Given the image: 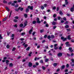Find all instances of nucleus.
Instances as JSON below:
<instances>
[{
    "label": "nucleus",
    "mask_w": 74,
    "mask_h": 74,
    "mask_svg": "<svg viewBox=\"0 0 74 74\" xmlns=\"http://www.w3.org/2000/svg\"><path fill=\"white\" fill-rule=\"evenodd\" d=\"M32 23H33V24H35V23H36V21H34L32 22Z\"/></svg>",
    "instance_id": "nucleus-42"
},
{
    "label": "nucleus",
    "mask_w": 74,
    "mask_h": 74,
    "mask_svg": "<svg viewBox=\"0 0 74 74\" xmlns=\"http://www.w3.org/2000/svg\"><path fill=\"white\" fill-rule=\"evenodd\" d=\"M7 58L6 57H4L3 58V59L4 60H6V59H7Z\"/></svg>",
    "instance_id": "nucleus-53"
},
{
    "label": "nucleus",
    "mask_w": 74,
    "mask_h": 74,
    "mask_svg": "<svg viewBox=\"0 0 74 74\" xmlns=\"http://www.w3.org/2000/svg\"><path fill=\"white\" fill-rule=\"evenodd\" d=\"M33 28L29 31V34H32V32H33Z\"/></svg>",
    "instance_id": "nucleus-7"
},
{
    "label": "nucleus",
    "mask_w": 74,
    "mask_h": 74,
    "mask_svg": "<svg viewBox=\"0 0 74 74\" xmlns=\"http://www.w3.org/2000/svg\"><path fill=\"white\" fill-rule=\"evenodd\" d=\"M15 49H16V48H15V47H13L12 49V51H15Z\"/></svg>",
    "instance_id": "nucleus-27"
},
{
    "label": "nucleus",
    "mask_w": 74,
    "mask_h": 74,
    "mask_svg": "<svg viewBox=\"0 0 74 74\" xmlns=\"http://www.w3.org/2000/svg\"><path fill=\"white\" fill-rule=\"evenodd\" d=\"M18 7V4H17L15 6V7L16 8H17Z\"/></svg>",
    "instance_id": "nucleus-48"
},
{
    "label": "nucleus",
    "mask_w": 74,
    "mask_h": 74,
    "mask_svg": "<svg viewBox=\"0 0 74 74\" xmlns=\"http://www.w3.org/2000/svg\"><path fill=\"white\" fill-rule=\"evenodd\" d=\"M48 60H49V59L46 58L45 59V62H48Z\"/></svg>",
    "instance_id": "nucleus-20"
},
{
    "label": "nucleus",
    "mask_w": 74,
    "mask_h": 74,
    "mask_svg": "<svg viewBox=\"0 0 74 74\" xmlns=\"http://www.w3.org/2000/svg\"><path fill=\"white\" fill-rule=\"evenodd\" d=\"M65 44H66V47H69L70 46V45H69V42H66L65 43Z\"/></svg>",
    "instance_id": "nucleus-11"
},
{
    "label": "nucleus",
    "mask_w": 74,
    "mask_h": 74,
    "mask_svg": "<svg viewBox=\"0 0 74 74\" xmlns=\"http://www.w3.org/2000/svg\"><path fill=\"white\" fill-rule=\"evenodd\" d=\"M5 8L7 11H10V10L9 9L8 7H6Z\"/></svg>",
    "instance_id": "nucleus-18"
},
{
    "label": "nucleus",
    "mask_w": 74,
    "mask_h": 74,
    "mask_svg": "<svg viewBox=\"0 0 74 74\" xmlns=\"http://www.w3.org/2000/svg\"><path fill=\"white\" fill-rule=\"evenodd\" d=\"M59 14L60 15H63V13L62 12V11H60V12H59Z\"/></svg>",
    "instance_id": "nucleus-21"
},
{
    "label": "nucleus",
    "mask_w": 74,
    "mask_h": 74,
    "mask_svg": "<svg viewBox=\"0 0 74 74\" xmlns=\"http://www.w3.org/2000/svg\"><path fill=\"white\" fill-rule=\"evenodd\" d=\"M14 3H17V1H14Z\"/></svg>",
    "instance_id": "nucleus-63"
},
{
    "label": "nucleus",
    "mask_w": 74,
    "mask_h": 74,
    "mask_svg": "<svg viewBox=\"0 0 74 74\" xmlns=\"http://www.w3.org/2000/svg\"><path fill=\"white\" fill-rule=\"evenodd\" d=\"M56 26H54L53 27V29H56Z\"/></svg>",
    "instance_id": "nucleus-55"
},
{
    "label": "nucleus",
    "mask_w": 74,
    "mask_h": 74,
    "mask_svg": "<svg viewBox=\"0 0 74 74\" xmlns=\"http://www.w3.org/2000/svg\"><path fill=\"white\" fill-rule=\"evenodd\" d=\"M71 37V36H70V35L68 36L67 37V39L68 40H71V37Z\"/></svg>",
    "instance_id": "nucleus-10"
},
{
    "label": "nucleus",
    "mask_w": 74,
    "mask_h": 74,
    "mask_svg": "<svg viewBox=\"0 0 74 74\" xmlns=\"http://www.w3.org/2000/svg\"><path fill=\"white\" fill-rule=\"evenodd\" d=\"M40 63H43V61H42V60H40Z\"/></svg>",
    "instance_id": "nucleus-44"
},
{
    "label": "nucleus",
    "mask_w": 74,
    "mask_h": 74,
    "mask_svg": "<svg viewBox=\"0 0 74 74\" xmlns=\"http://www.w3.org/2000/svg\"><path fill=\"white\" fill-rule=\"evenodd\" d=\"M65 67V66L64 65H62V69H64Z\"/></svg>",
    "instance_id": "nucleus-45"
},
{
    "label": "nucleus",
    "mask_w": 74,
    "mask_h": 74,
    "mask_svg": "<svg viewBox=\"0 0 74 74\" xmlns=\"http://www.w3.org/2000/svg\"><path fill=\"white\" fill-rule=\"evenodd\" d=\"M61 39L63 41H66V40H67V38H64L63 37H61Z\"/></svg>",
    "instance_id": "nucleus-3"
},
{
    "label": "nucleus",
    "mask_w": 74,
    "mask_h": 74,
    "mask_svg": "<svg viewBox=\"0 0 74 74\" xmlns=\"http://www.w3.org/2000/svg\"><path fill=\"white\" fill-rule=\"evenodd\" d=\"M7 17L4 18L3 19V21H6V20H7Z\"/></svg>",
    "instance_id": "nucleus-17"
},
{
    "label": "nucleus",
    "mask_w": 74,
    "mask_h": 74,
    "mask_svg": "<svg viewBox=\"0 0 74 74\" xmlns=\"http://www.w3.org/2000/svg\"><path fill=\"white\" fill-rule=\"evenodd\" d=\"M27 21H25L24 23V25L23 26V27H25V26H26L27 25Z\"/></svg>",
    "instance_id": "nucleus-5"
},
{
    "label": "nucleus",
    "mask_w": 74,
    "mask_h": 74,
    "mask_svg": "<svg viewBox=\"0 0 74 74\" xmlns=\"http://www.w3.org/2000/svg\"><path fill=\"white\" fill-rule=\"evenodd\" d=\"M19 8L18 9H17V8H16L15 9V11H19Z\"/></svg>",
    "instance_id": "nucleus-25"
},
{
    "label": "nucleus",
    "mask_w": 74,
    "mask_h": 74,
    "mask_svg": "<svg viewBox=\"0 0 74 74\" xmlns=\"http://www.w3.org/2000/svg\"><path fill=\"white\" fill-rule=\"evenodd\" d=\"M42 68L43 70H45V67L44 66H42Z\"/></svg>",
    "instance_id": "nucleus-28"
},
{
    "label": "nucleus",
    "mask_w": 74,
    "mask_h": 74,
    "mask_svg": "<svg viewBox=\"0 0 74 74\" xmlns=\"http://www.w3.org/2000/svg\"><path fill=\"white\" fill-rule=\"evenodd\" d=\"M9 62V61H8V60H6V64H7V65H8V64Z\"/></svg>",
    "instance_id": "nucleus-15"
},
{
    "label": "nucleus",
    "mask_w": 74,
    "mask_h": 74,
    "mask_svg": "<svg viewBox=\"0 0 74 74\" xmlns=\"http://www.w3.org/2000/svg\"><path fill=\"white\" fill-rule=\"evenodd\" d=\"M17 1L18 3H19L20 2H21V0H18Z\"/></svg>",
    "instance_id": "nucleus-58"
},
{
    "label": "nucleus",
    "mask_w": 74,
    "mask_h": 74,
    "mask_svg": "<svg viewBox=\"0 0 74 74\" xmlns=\"http://www.w3.org/2000/svg\"><path fill=\"white\" fill-rule=\"evenodd\" d=\"M71 41L72 42H74V40H71Z\"/></svg>",
    "instance_id": "nucleus-62"
},
{
    "label": "nucleus",
    "mask_w": 74,
    "mask_h": 74,
    "mask_svg": "<svg viewBox=\"0 0 74 74\" xmlns=\"http://www.w3.org/2000/svg\"><path fill=\"white\" fill-rule=\"evenodd\" d=\"M28 8L30 9L31 10H33V6H28Z\"/></svg>",
    "instance_id": "nucleus-4"
},
{
    "label": "nucleus",
    "mask_w": 74,
    "mask_h": 74,
    "mask_svg": "<svg viewBox=\"0 0 74 74\" xmlns=\"http://www.w3.org/2000/svg\"><path fill=\"white\" fill-rule=\"evenodd\" d=\"M69 27V25H67L65 26V28H68V27Z\"/></svg>",
    "instance_id": "nucleus-36"
},
{
    "label": "nucleus",
    "mask_w": 74,
    "mask_h": 74,
    "mask_svg": "<svg viewBox=\"0 0 74 74\" xmlns=\"http://www.w3.org/2000/svg\"><path fill=\"white\" fill-rule=\"evenodd\" d=\"M69 67V64H67L66 65V67Z\"/></svg>",
    "instance_id": "nucleus-57"
},
{
    "label": "nucleus",
    "mask_w": 74,
    "mask_h": 74,
    "mask_svg": "<svg viewBox=\"0 0 74 74\" xmlns=\"http://www.w3.org/2000/svg\"><path fill=\"white\" fill-rule=\"evenodd\" d=\"M23 26V24H21L20 25V27H22Z\"/></svg>",
    "instance_id": "nucleus-34"
},
{
    "label": "nucleus",
    "mask_w": 74,
    "mask_h": 74,
    "mask_svg": "<svg viewBox=\"0 0 74 74\" xmlns=\"http://www.w3.org/2000/svg\"><path fill=\"white\" fill-rule=\"evenodd\" d=\"M69 51H70L71 52H73V50L71 48V47H70L69 48Z\"/></svg>",
    "instance_id": "nucleus-12"
},
{
    "label": "nucleus",
    "mask_w": 74,
    "mask_h": 74,
    "mask_svg": "<svg viewBox=\"0 0 74 74\" xmlns=\"http://www.w3.org/2000/svg\"><path fill=\"white\" fill-rule=\"evenodd\" d=\"M57 63H54L53 64L54 66H57Z\"/></svg>",
    "instance_id": "nucleus-26"
},
{
    "label": "nucleus",
    "mask_w": 74,
    "mask_h": 74,
    "mask_svg": "<svg viewBox=\"0 0 74 74\" xmlns=\"http://www.w3.org/2000/svg\"><path fill=\"white\" fill-rule=\"evenodd\" d=\"M13 21L14 22H17L18 21V20L16 19H15Z\"/></svg>",
    "instance_id": "nucleus-22"
},
{
    "label": "nucleus",
    "mask_w": 74,
    "mask_h": 74,
    "mask_svg": "<svg viewBox=\"0 0 74 74\" xmlns=\"http://www.w3.org/2000/svg\"><path fill=\"white\" fill-rule=\"evenodd\" d=\"M29 67H32V64L31 62L29 63Z\"/></svg>",
    "instance_id": "nucleus-13"
},
{
    "label": "nucleus",
    "mask_w": 74,
    "mask_h": 74,
    "mask_svg": "<svg viewBox=\"0 0 74 74\" xmlns=\"http://www.w3.org/2000/svg\"><path fill=\"white\" fill-rule=\"evenodd\" d=\"M40 45L38 46L37 47V48L38 49L40 48Z\"/></svg>",
    "instance_id": "nucleus-60"
},
{
    "label": "nucleus",
    "mask_w": 74,
    "mask_h": 74,
    "mask_svg": "<svg viewBox=\"0 0 74 74\" xmlns=\"http://www.w3.org/2000/svg\"><path fill=\"white\" fill-rule=\"evenodd\" d=\"M24 16L25 18H27V14H24Z\"/></svg>",
    "instance_id": "nucleus-23"
},
{
    "label": "nucleus",
    "mask_w": 74,
    "mask_h": 74,
    "mask_svg": "<svg viewBox=\"0 0 74 74\" xmlns=\"http://www.w3.org/2000/svg\"><path fill=\"white\" fill-rule=\"evenodd\" d=\"M41 9H42V10H44V6H41Z\"/></svg>",
    "instance_id": "nucleus-30"
},
{
    "label": "nucleus",
    "mask_w": 74,
    "mask_h": 74,
    "mask_svg": "<svg viewBox=\"0 0 74 74\" xmlns=\"http://www.w3.org/2000/svg\"><path fill=\"white\" fill-rule=\"evenodd\" d=\"M9 66L10 67H12V66H13V64H12V63H10Z\"/></svg>",
    "instance_id": "nucleus-8"
},
{
    "label": "nucleus",
    "mask_w": 74,
    "mask_h": 74,
    "mask_svg": "<svg viewBox=\"0 0 74 74\" xmlns=\"http://www.w3.org/2000/svg\"><path fill=\"white\" fill-rule=\"evenodd\" d=\"M25 32H24L21 33V35L22 36H23L24 35H25Z\"/></svg>",
    "instance_id": "nucleus-32"
},
{
    "label": "nucleus",
    "mask_w": 74,
    "mask_h": 74,
    "mask_svg": "<svg viewBox=\"0 0 74 74\" xmlns=\"http://www.w3.org/2000/svg\"><path fill=\"white\" fill-rule=\"evenodd\" d=\"M58 56H62V53H58Z\"/></svg>",
    "instance_id": "nucleus-9"
},
{
    "label": "nucleus",
    "mask_w": 74,
    "mask_h": 74,
    "mask_svg": "<svg viewBox=\"0 0 74 74\" xmlns=\"http://www.w3.org/2000/svg\"><path fill=\"white\" fill-rule=\"evenodd\" d=\"M52 24L53 25H55L56 24V22H53L52 23Z\"/></svg>",
    "instance_id": "nucleus-19"
},
{
    "label": "nucleus",
    "mask_w": 74,
    "mask_h": 74,
    "mask_svg": "<svg viewBox=\"0 0 74 74\" xmlns=\"http://www.w3.org/2000/svg\"><path fill=\"white\" fill-rule=\"evenodd\" d=\"M36 34V32H34L32 34H33V35H34V34Z\"/></svg>",
    "instance_id": "nucleus-61"
},
{
    "label": "nucleus",
    "mask_w": 74,
    "mask_h": 74,
    "mask_svg": "<svg viewBox=\"0 0 74 74\" xmlns=\"http://www.w3.org/2000/svg\"><path fill=\"white\" fill-rule=\"evenodd\" d=\"M56 9V7H54L53 8V10H55Z\"/></svg>",
    "instance_id": "nucleus-64"
},
{
    "label": "nucleus",
    "mask_w": 74,
    "mask_h": 74,
    "mask_svg": "<svg viewBox=\"0 0 74 74\" xmlns=\"http://www.w3.org/2000/svg\"><path fill=\"white\" fill-rule=\"evenodd\" d=\"M65 1V4L66 5H67L68 4V3H69V2L67 1Z\"/></svg>",
    "instance_id": "nucleus-35"
},
{
    "label": "nucleus",
    "mask_w": 74,
    "mask_h": 74,
    "mask_svg": "<svg viewBox=\"0 0 74 74\" xmlns=\"http://www.w3.org/2000/svg\"><path fill=\"white\" fill-rule=\"evenodd\" d=\"M74 4L73 5V7L71 9V11L72 12H73V11H74Z\"/></svg>",
    "instance_id": "nucleus-6"
},
{
    "label": "nucleus",
    "mask_w": 74,
    "mask_h": 74,
    "mask_svg": "<svg viewBox=\"0 0 74 74\" xmlns=\"http://www.w3.org/2000/svg\"><path fill=\"white\" fill-rule=\"evenodd\" d=\"M44 32V29H42L40 31V33H42Z\"/></svg>",
    "instance_id": "nucleus-37"
},
{
    "label": "nucleus",
    "mask_w": 74,
    "mask_h": 74,
    "mask_svg": "<svg viewBox=\"0 0 74 74\" xmlns=\"http://www.w3.org/2000/svg\"><path fill=\"white\" fill-rule=\"evenodd\" d=\"M47 35H45L44 36V38H47Z\"/></svg>",
    "instance_id": "nucleus-59"
},
{
    "label": "nucleus",
    "mask_w": 74,
    "mask_h": 74,
    "mask_svg": "<svg viewBox=\"0 0 74 74\" xmlns=\"http://www.w3.org/2000/svg\"><path fill=\"white\" fill-rule=\"evenodd\" d=\"M68 22L67 21H66L65 23L64 24L65 25H67L68 24Z\"/></svg>",
    "instance_id": "nucleus-41"
},
{
    "label": "nucleus",
    "mask_w": 74,
    "mask_h": 74,
    "mask_svg": "<svg viewBox=\"0 0 74 74\" xmlns=\"http://www.w3.org/2000/svg\"><path fill=\"white\" fill-rule=\"evenodd\" d=\"M51 38H53L55 37V36H53V35H52L51 36Z\"/></svg>",
    "instance_id": "nucleus-31"
},
{
    "label": "nucleus",
    "mask_w": 74,
    "mask_h": 74,
    "mask_svg": "<svg viewBox=\"0 0 74 74\" xmlns=\"http://www.w3.org/2000/svg\"><path fill=\"white\" fill-rule=\"evenodd\" d=\"M14 34H12L11 36V37H14Z\"/></svg>",
    "instance_id": "nucleus-47"
},
{
    "label": "nucleus",
    "mask_w": 74,
    "mask_h": 74,
    "mask_svg": "<svg viewBox=\"0 0 74 74\" xmlns=\"http://www.w3.org/2000/svg\"><path fill=\"white\" fill-rule=\"evenodd\" d=\"M25 43H24L23 45H24L25 47H27V46H28V45H27L26 44L25 45Z\"/></svg>",
    "instance_id": "nucleus-14"
},
{
    "label": "nucleus",
    "mask_w": 74,
    "mask_h": 74,
    "mask_svg": "<svg viewBox=\"0 0 74 74\" xmlns=\"http://www.w3.org/2000/svg\"><path fill=\"white\" fill-rule=\"evenodd\" d=\"M30 49V47H28L26 49V51H29Z\"/></svg>",
    "instance_id": "nucleus-24"
},
{
    "label": "nucleus",
    "mask_w": 74,
    "mask_h": 74,
    "mask_svg": "<svg viewBox=\"0 0 74 74\" xmlns=\"http://www.w3.org/2000/svg\"><path fill=\"white\" fill-rule=\"evenodd\" d=\"M72 62V63H71V66H74V59H73L72 60H71Z\"/></svg>",
    "instance_id": "nucleus-1"
},
{
    "label": "nucleus",
    "mask_w": 74,
    "mask_h": 74,
    "mask_svg": "<svg viewBox=\"0 0 74 74\" xmlns=\"http://www.w3.org/2000/svg\"><path fill=\"white\" fill-rule=\"evenodd\" d=\"M50 38H51L50 36H47V38H48V39H49Z\"/></svg>",
    "instance_id": "nucleus-46"
},
{
    "label": "nucleus",
    "mask_w": 74,
    "mask_h": 74,
    "mask_svg": "<svg viewBox=\"0 0 74 74\" xmlns=\"http://www.w3.org/2000/svg\"><path fill=\"white\" fill-rule=\"evenodd\" d=\"M20 40L21 41H23V40H24V39L23 38H21L20 39Z\"/></svg>",
    "instance_id": "nucleus-56"
},
{
    "label": "nucleus",
    "mask_w": 74,
    "mask_h": 74,
    "mask_svg": "<svg viewBox=\"0 0 74 74\" xmlns=\"http://www.w3.org/2000/svg\"><path fill=\"white\" fill-rule=\"evenodd\" d=\"M56 14H54L53 15V17L54 18H55L56 17Z\"/></svg>",
    "instance_id": "nucleus-51"
},
{
    "label": "nucleus",
    "mask_w": 74,
    "mask_h": 74,
    "mask_svg": "<svg viewBox=\"0 0 74 74\" xmlns=\"http://www.w3.org/2000/svg\"><path fill=\"white\" fill-rule=\"evenodd\" d=\"M36 65L37 66H38V64H39L38 63L36 62Z\"/></svg>",
    "instance_id": "nucleus-54"
},
{
    "label": "nucleus",
    "mask_w": 74,
    "mask_h": 74,
    "mask_svg": "<svg viewBox=\"0 0 74 74\" xmlns=\"http://www.w3.org/2000/svg\"><path fill=\"white\" fill-rule=\"evenodd\" d=\"M36 19L37 21V23H41V21H39V20H40L39 18H37Z\"/></svg>",
    "instance_id": "nucleus-2"
},
{
    "label": "nucleus",
    "mask_w": 74,
    "mask_h": 74,
    "mask_svg": "<svg viewBox=\"0 0 74 74\" xmlns=\"http://www.w3.org/2000/svg\"><path fill=\"white\" fill-rule=\"evenodd\" d=\"M26 12H29V9L27 8L26 10Z\"/></svg>",
    "instance_id": "nucleus-40"
},
{
    "label": "nucleus",
    "mask_w": 74,
    "mask_h": 74,
    "mask_svg": "<svg viewBox=\"0 0 74 74\" xmlns=\"http://www.w3.org/2000/svg\"><path fill=\"white\" fill-rule=\"evenodd\" d=\"M14 18L15 19H18L19 18V17L18 16H16L14 17Z\"/></svg>",
    "instance_id": "nucleus-29"
},
{
    "label": "nucleus",
    "mask_w": 74,
    "mask_h": 74,
    "mask_svg": "<svg viewBox=\"0 0 74 74\" xmlns=\"http://www.w3.org/2000/svg\"><path fill=\"white\" fill-rule=\"evenodd\" d=\"M32 53V52H31L29 55V56H31V54Z\"/></svg>",
    "instance_id": "nucleus-43"
},
{
    "label": "nucleus",
    "mask_w": 74,
    "mask_h": 74,
    "mask_svg": "<svg viewBox=\"0 0 74 74\" xmlns=\"http://www.w3.org/2000/svg\"><path fill=\"white\" fill-rule=\"evenodd\" d=\"M44 6L45 7H46L47 6V5L46 4H44Z\"/></svg>",
    "instance_id": "nucleus-39"
},
{
    "label": "nucleus",
    "mask_w": 74,
    "mask_h": 74,
    "mask_svg": "<svg viewBox=\"0 0 74 74\" xmlns=\"http://www.w3.org/2000/svg\"><path fill=\"white\" fill-rule=\"evenodd\" d=\"M19 10H20L21 11H22L23 10V8L20 7L19 8Z\"/></svg>",
    "instance_id": "nucleus-16"
},
{
    "label": "nucleus",
    "mask_w": 74,
    "mask_h": 74,
    "mask_svg": "<svg viewBox=\"0 0 74 74\" xmlns=\"http://www.w3.org/2000/svg\"><path fill=\"white\" fill-rule=\"evenodd\" d=\"M3 3H7V2L5 1H3Z\"/></svg>",
    "instance_id": "nucleus-49"
},
{
    "label": "nucleus",
    "mask_w": 74,
    "mask_h": 74,
    "mask_svg": "<svg viewBox=\"0 0 74 74\" xmlns=\"http://www.w3.org/2000/svg\"><path fill=\"white\" fill-rule=\"evenodd\" d=\"M67 32H70V29H67Z\"/></svg>",
    "instance_id": "nucleus-52"
},
{
    "label": "nucleus",
    "mask_w": 74,
    "mask_h": 74,
    "mask_svg": "<svg viewBox=\"0 0 74 74\" xmlns=\"http://www.w3.org/2000/svg\"><path fill=\"white\" fill-rule=\"evenodd\" d=\"M63 20H64V21H66V17H64L63 18Z\"/></svg>",
    "instance_id": "nucleus-50"
},
{
    "label": "nucleus",
    "mask_w": 74,
    "mask_h": 74,
    "mask_svg": "<svg viewBox=\"0 0 74 74\" xmlns=\"http://www.w3.org/2000/svg\"><path fill=\"white\" fill-rule=\"evenodd\" d=\"M2 39H3V37L1 36V35L0 34V39L1 40Z\"/></svg>",
    "instance_id": "nucleus-38"
},
{
    "label": "nucleus",
    "mask_w": 74,
    "mask_h": 74,
    "mask_svg": "<svg viewBox=\"0 0 74 74\" xmlns=\"http://www.w3.org/2000/svg\"><path fill=\"white\" fill-rule=\"evenodd\" d=\"M10 46L8 45L7 46H6V48H10Z\"/></svg>",
    "instance_id": "nucleus-33"
}]
</instances>
